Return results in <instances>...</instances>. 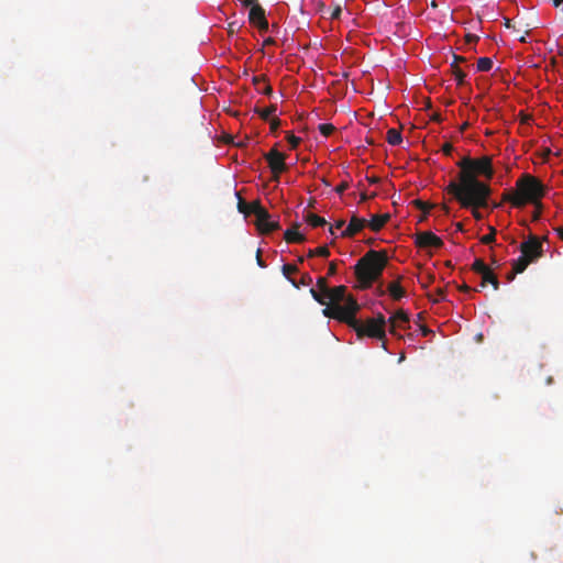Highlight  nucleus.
<instances>
[{"label": "nucleus", "mask_w": 563, "mask_h": 563, "mask_svg": "<svg viewBox=\"0 0 563 563\" xmlns=\"http://www.w3.org/2000/svg\"><path fill=\"white\" fill-rule=\"evenodd\" d=\"M456 166L460 168L456 180H451L446 191L451 194L461 207H487L492 195L488 184L478 179L479 176L490 180L494 177L493 162L489 156L472 158L462 157Z\"/></svg>", "instance_id": "obj_1"}, {"label": "nucleus", "mask_w": 563, "mask_h": 563, "mask_svg": "<svg viewBox=\"0 0 563 563\" xmlns=\"http://www.w3.org/2000/svg\"><path fill=\"white\" fill-rule=\"evenodd\" d=\"M360 306L357 301L350 297L345 306H336L332 308V312L335 313L336 320L349 324L357 334L358 338L368 336L378 340H384L386 336V324L387 320L382 313L377 317L367 319L365 322H361L355 318ZM331 311V308L328 310Z\"/></svg>", "instance_id": "obj_2"}, {"label": "nucleus", "mask_w": 563, "mask_h": 563, "mask_svg": "<svg viewBox=\"0 0 563 563\" xmlns=\"http://www.w3.org/2000/svg\"><path fill=\"white\" fill-rule=\"evenodd\" d=\"M544 195L545 187L543 184L534 176L523 174L516 181V190L505 192L503 199L516 208H522L527 203L541 208V198Z\"/></svg>", "instance_id": "obj_3"}, {"label": "nucleus", "mask_w": 563, "mask_h": 563, "mask_svg": "<svg viewBox=\"0 0 563 563\" xmlns=\"http://www.w3.org/2000/svg\"><path fill=\"white\" fill-rule=\"evenodd\" d=\"M387 265V255L382 251H368L363 255L354 267V273L361 287L369 288L378 280Z\"/></svg>", "instance_id": "obj_4"}, {"label": "nucleus", "mask_w": 563, "mask_h": 563, "mask_svg": "<svg viewBox=\"0 0 563 563\" xmlns=\"http://www.w3.org/2000/svg\"><path fill=\"white\" fill-rule=\"evenodd\" d=\"M309 292L317 302H319L322 306H325V308L323 309L324 316L333 319H336L335 313L332 312V310H328L336 306H345L346 300L351 297L346 296V287L343 285L330 288L327 295L320 294L314 289V287H311Z\"/></svg>", "instance_id": "obj_5"}, {"label": "nucleus", "mask_w": 563, "mask_h": 563, "mask_svg": "<svg viewBox=\"0 0 563 563\" xmlns=\"http://www.w3.org/2000/svg\"><path fill=\"white\" fill-rule=\"evenodd\" d=\"M264 158L268 164L274 180H278L279 175L287 170V165L285 163L286 155L278 152L276 148H272L269 152L264 154Z\"/></svg>", "instance_id": "obj_6"}, {"label": "nucleus", "mask_w": 563, "mask_h": 563, "mask_svg": "<svg viewBox=\"0 0 563 563\" xmlns=\"http://www.w3.org/2000/svg\"><path fill=\"white\" fill-rule=\"evenodd\" d=\"M520 252L531 262H536L543 255L542 242L536 235H530L527 241L520 245Z\"/></svg>", "instance_id": "obj_7"}, {"label": "nucleus", "mask_w": 563, "mask_h": 563, "mask_svg": "<svg viewBox=\"0 0 563 563\" xmlns=\"http://www.w3.org/2000/svg\"><path fill=\"white\" fill-rule=\"evenodd\" d=\"M415 243H416V246H418L420 249H428V247L440 249L443 246V241L438 235L432 233L431 231L418 232L415 235Z\"/></svg>", "instance_id": "obj_8"}, {"label": "nucleus", "mask_w": 563, "mask_h": 563, "mask_svg": "<svg viewBox=\"0 0 563 563\" xmlns=\"http://www.w3.org/2000/svg\"><path fill=\"white\" fill-rule=\"evenodd\" d=\"M249 20L250 23L257 26L260 31L263 32L268 30V22L265 15V10L258 3L253 4V7L250 9Z\"/></svg>", "instance_id": "obj_9"}, {"label": "nucleus", "mask_w": 563, "mask_h": 563, "mask_svg": "<svg viewBox=\"0 0 563 563\" xmlns=\"http://www.w3.org/2000/svg\"><path fill=\"white\" fill-rule=\"evenodd\" d=\"M367 225V220L353 216L347 227L342 231V238H352Z\"/></svg>", "instance_id": "obj_10"}, {"label": "nucleus", "mask_w": 563, "mask_h": 563, "mask_svg": "<svg viewBox=\"0 0 563 563\" xmlns=\"http://www.w3.org/2000/svg\"><path fill=\"white\" fill-rule=\"evenodd\" d=\"M389 332L396 334L397 329H402L409 323V316L404 310L396 311L387 321Z\"/></svg>", "instance_id": "obj_11"}, {"label": "nucleus", "mask_w": 563, "mask_h": 563, "mask_svg": "<svg viewBox=\"0 0 563 563\" xmlns=\"http://www.w3.org/2000/svg\"><path fill=\"white\" fill-rule=\"evenodd\" d=\"M252 84L254 85L257 92L263 93L265 96H272L273 88L268 84L267 77L265 75L253 76Z\"/></svg>", "instance_id": "obj_12"}, {"label": "nucleus", "mask_w": 563, "mask_h": 563, "mask_svg": "<svg viewBox=\"0 0 563 563\" xmlns=\"http://www.w3.org/2000/svg\"><path fill=\"white\" fill-rule=\"evenodd\" d=\"M253 213L256 217V221L267 220L268 211L261 205L258 200L249 203V214Z\"/></svg>", "instance_id": "obj_13"}, {"label": "nucleus", "mask_w": 563, "mask_h": 563, "mask_svg": "<svg viewBox=\"0 0 563 563\" xmlns=\"http://www.w3.org/2000/svg\"><path fill=\"white\" fill-rule=\"evenodd\" d=\"M390 216L388 213L375 214L371 218L369 221H367V225L372 231L378 232L386 224Z\"/></svg>", "instance_id": "obj_14"}, {"label": "nucleus", "mask_w": 563, "mask_h": 563, "mask_svg": "<svg viewBox=\"0 0 563 563\" xmlns=\"http://www.w3.org/2000/svg\"><path fill=\"white\" fill-rule=\"evenodd\" d=\"M299 224H295L292 228L286 230L284 236L287 243H301L306 240L303 234L298 231Z\"/></svg>", "instance_id": "obj_15"}, {"label": "nucleus", "mask_w": 563, "mask_h": 563, "mask_svg": "<svg viewBox=\"0 0 563 563\" xmlns=\"http://www.w3.org/2000/svg\"><path fill=\"white\" fill-rule=\"evenodd\" d=\"M257 228L263 233H271L279 229V223L271 220V214L268 213L267 220L257 221Z\"/></svg>", "instance_id": "obj_16"}, {"label": "nucleus", "mask_w": 563, "mask_h": 563, "mask_svg": "<svg viewBox=\"0 0 563 563\" xmlns=\"http://www.w3.org/2000/svg\"><path fill=\"white\" fill-rule=\"evenodd\" d=\"M388 292L394 300H400L405 295L406 291L399 284V282H393L388 285Z\"/></svg>", "instance_id": "obj_17"}, {"label": "nucleus", "mask_w": 563, "mask_h": 563, "mask_svg": "<svg viewBox=\"0 0 563 563\" xmlns=\"http://www.w3.org/2000/svg\"><path fill=\"white\" fill-rule=\"evenodd\" d=\"M386 140L390 145L396 146L402 142V136L399 130L391 128L386 133Z\"/></svg>", "instance_id": "obj_18"}, {"label": "nucleus", "mask_w": 563, "mask_h": 563, "mask_svg": "<svg viewBox=\"0 0 563 563\" xmlns=\"http://www.w3.org/2000/svg\"><path fill=\"white\" fill-rule=\"evenodd\" d=\"M283 275L291 283V285L296 288H299V284H297V280L291 278L290 275L298 272V268L296 265L292 264H285L282 267Z\"/></svg>", "instance_id": "obj_19"}, {"label": "nucleus", "mask_w": 563, "mask_h": 563, "mask_svg": "<svg viewBox=\"0 0 563 563\" xmlns=\"http://www.w3.org/2000/svg\"><path fill=\"white\" fill-rule=\"evenodd\" d=\"M487 283L492 284L495 290L499 288V280L492 269H489L488 272H486V274L482 276L481 286L485 287Z\"/></svg>", "instance_id": "obj_20"}, {"label": "nucleus", "mask_w": 563, "mask_h": 563, "mask_svg": "<svg viewBox=\"0 0 563 563\" xmlns=\"http://www.w3.org/2000/svg\"><path fill=\"white\" fill-rule=\"evenodd\" d=\"M530 263L532 262L521 254L516 261H514L512 269H515V273L521 274Z\"/></svg>", "instance_id": "obj_21"}, {"label": "nucleus", "mask_w": 563, "mask_h": 563, "mask_svg": "<svg viewBox=\"0 0 563 563\" xmlns=\"http://www.w3.org/2000/svg\"><path fill=\"white\" fill-rule=\"evenodd\" d=\"M306 221L313 228H317V227H323L327 224V221L324 218L322 217H319L318 214H314V213H308L306 216Z\"/></svg>", "instance_id": "obj_22"}, {"label": "nucleus", "mask_w": 563, "mask_h": 563, "mask_svg": "<svg viewBox=\"0 0 563 563\" xmlns=\"http://www.w3.org/2000/svg\"><path fill=\"white\" fill-rule=\"evenodd\" d=\"M472 269L483 276L488 272L490 268L484 263L482 258H476L472 265Z\"/></svg>", "instance_id": "obj_23"}, {"label": "nucleus", "mask_w": 563, "mask_h": 563, "mask_svg": "<svg viewBox=\"0 0 563 563\" xmlns=\"http://www.w3.org/2000/svg\"><path fill=\"white\" fill-rule=\"evenodd\" d=\"M276 111H277L276 104H271L269 107H267L266 109H263V110L255 108V112L258 113V115L263 120H268L269 117L273 115Z\"/></svg>", "instance_id": "obj_24"}, {"label": "nucleus", "mask_w": 563, "mask_h": 563, "mask_svg": "<svg viewBox=\"0 0 563 563\" xmlns=\"http://www.w3.org/2000/svg\"><path fill=\"white\" fill-rule=\"evenodd\" d=\"M493 67V60L490 57H481L477 60L478 71H489Z\"/></svg>", "instance_id": "obj_25"}, {"label": "nucleus", "mask_w": 563, "mask_h": 563, "mask_svg": "<svg viewBox=\"0 0 563 563\" xmlns=\"http://www.w3.org/2000/svg\"><path fill=\"white\" fill-rule=\"evenodd\" d=\"M452 74L457 81V85H463L466 77L465 73L455 64H451Z\"/></svg>", "instance_id": "obj_26"}, {"label": "nucleus", "mask_w": 563, "mask_h": 563, "mask_svg": "<svg viewBox=\"0 0 563 563\" xmlns=\"http://www.w3.org/2000/svg\"><path fill=\"white\" fill-rule=\"evenodd\" d=\"M330 255V251L327 245L316 247L313 250H310L308 253V256H321V257H328Z\"/></svg>", "instance_id": "obj_27"}, {"label": "nucleus", "mask_w": 563, "mask_h": 563, "mask_svg": "<svg viewBox=\"0 0 563 563\" xmlns=\"http://www.w3.org/2000/svg\"><path fill=\"white\" fill-rule=\"evenodd\" d=\"M314 289L322 295H327L330 289L327 277H319L317 279V288Z\"/></svg>", "instance_id": "obj_28"}, {"label": "nucleus", "mask_w": 563, "mask_h": 563, "mask_svg": "<svg viewBox=\"0 0 563 563\" xmlns=\"http://www.w3.org/2000/svg\"><path fill=\"white\" fill-rule=\"evenodd\" d=\"M318 130L323 136H330L334 132L335 128L331 123H321L319 124Z\"/></svg>", "instance_id": "obj_29"}, {"label": "nucleus", "mask_w": 563, "mask_h": 563, "mask_svg": "<svg viewBox=\"0 0 563 563\" xmlns=\"http://www.w3.org/2000/svg\"><path fill=\"white\" fill-rule=\"evenodd\" d=\"M238 197V210L241 213L249 214V203L241 197L240 192H235Z\"/></svg>", "instance_id": "obj_30"}, {"label": "nucleus", "mask_w": 563, "mask_h": 563, "mask_svg": "<svg viewBox=\"0 0 563 563\" xmlns=\"http://www.w3.org/2000/svg\"><path fill=\"white\" fill-rule=\"evenodd\" d=\"M286 140L287 142L289 143L290 145V148L295 150L297 148V146L300 144L301 142V139L294 135L292 133L288 132L287 135H286Z\"/></svg>", "instance_id": "obj_31"}, {"label": "nucleus", "mask_w": 563, "mask_h": 563, "mask_svg": "<svg viewBox=\"0 0 563 563\" xmlns=\"http://www.w3.org/2000/svg\"><path fill=\"white\" fill-rule=\"evenodd\" d=\"M489 230H490V232L488 234L481 238V242L483 244H490L495 241L496 229L490 227Z\"/></svg>", "instance_id": "obj_32"}, {"label": "nucleus", "mask_w": 563, "mask_h": 563, "mask_svg": "<svg viewBox=\"0 0 563 563\" xmlns=\"http://www.w3.org/2000/svg\"><path fill=\"white\" fill-rule=\"evenodd\" d=\"M413 203L416 205V207L423 211L424 214H427L429 212V210L433 207L432 205L428 203V202H424L422 200H415ZM426 216H423L424 218Z\"/></svg>", "instance_id": "obj_33"}, {"label": "nucleus", "mask_w": 563, "mask_h": 563, "mask_svg": "<svg viewBox=\"0 0 563 563\" xmlns=\"http://www.w3.org/2000/svg\"><path fill=\"white\" fill-rule=\"evenodd\" d=\"M297 284H299V288L301 286H310L312 284V277L309 274H303Z\"/></svg>", "instance_id": "obj_34"}, {"label": "nucleus", "mask_w": 563, "mask_h": 563, "mask_svg": "<svg viewBox=\"0 0 563 563\" xmlns=\"http://www.w3.org/2000/svg\"><path fill=\"white\" fill-rule=\"evenodd\" d=\"M271 131L276 132L280 126V120L278 118H273L269 122Z\"/></svg>", "instance_id": "obj_35"}, {"label": "nucleus", "mask_w": 563, "mask_h": 563, "mask_svg": "<svg viewBox=\"0 0 563 563\" xmlns=\"http://www.w3.org/2000/svg\"><path fill=\"white\" fill-rule=\"evenodd\" d=\"M442 152L444 155L450 156L453 152V145L451 143H444L442 145Z\"/></svg>", "instance_id": "obj_36"}, {"label": "nucleus", "mask_w": 563, "mask_h": 563, "mask_svg": "<svg viewBox=\"0 0 563 563\" xmlns=\"http://www.w3.org/2000/svg\"><path fill=\"white\" fill-rule=\"evenodd\" d=\"M435 295H437V297L432 299L434 302H439V301H442L445 299L444 290L441 288L437 289Z\"/></svg>", "instance_id": "obj_37"}, {"label": "nucleus", "mask_w": 563, "mask_h": 563, "mask_svg": "<svg viewBox=\"0 0 563 563\" xmlns=\"http://www.w3.org/2000/svg\"><path fill=\"white\" fill-rule=\"evenodd\" d=\"M349 188V184L346 181H342L339 186H336L335 191L342 195Z\"/></svg>", "instance_id": "obj_38"}, {"label": "nucleus", "mask_w": 563, "mask_h": 563, "mask_svg": "<svg viewBox=\"0 0 563 563\" xmlns=\"http://www.w3.org/2000/svg\"><path fill=\"white\" fill-rule=\"evenodd\" d=\"M342 13V9L340 5H336L331 12V19H339Z\"/></svg>", "instance_id": "obj_39"}, {"label": "nucleus", "mask_w": 563, "mask_h": 563, "mask_svg": "<svg viewBox=\"0 0 563 563\" xmlns=\"http://www.w3.org/2000/svg\"><path fill=\"white\" fill-rule=\"evenodd\" d=\"M261 253H262V252H261V250L258 249V250L256 251V262H257V265H258L260 267L264 268V267H266V264H265V262L262 260Z\"/></svg>", "instance_id": "obj_40"}, {"label": "nucleus", "mask_w": 563, "mask_h": 563, "mask_svg": "<svg viewBox=\"0 0 563 563\" xmlns=\"http://www.w3.org/2000/svg\"><path fill=\"white\" fill-rule=\"evenodd\" d=\"M336 274V264L334 262H331L329 264V268H328V276H333Z\"/></svg>", "instance_id": "obj_41"}, {"label": "nucleus", "mask_w": 563, "mask_h": 563, "mask_svg": "<svg viewBox=\"0 0 563 563\" xmlns=\"http://www.w3.org/2000/svg\"><path fill=\"white\" fill-rule=\"evenodd\" d=\"M541 212H542V207L541 208L534 207V211L532 213V220L538 221L541 217Z\"/></svg>", "instance_id": "obj_42"}, {"label": "nucleus", "mask_w": 563, "mask_h": 563, "mask_svg": "<svg viewBox=\"0 0 563 563\" xmlns=\"http://www.w3.org/2000/svg\"><path fill=\"white\" fill-rule=\"evenodd\" d=\"M465 62H466L465 57L460 56V55H453V63L452 64H455V65L460 66L461 63H465Z\"/></svg>", "instance_id": "obj_43"}, {"label": "nucleus", "mask_w": 563, "mask_h": 563, "mask_svg": "<svg viewBox=\"0 0 563 563\" xmlns=\"http://www.w3.org/2000/svg\"><path fill=\"white\" fill-rule=\"evenodd\" d=\"M520 120H521V123L528 124L532 120V117L530 114L521 113Z\"/></svg>", "instance_id": "obj_44"}, {"label": "nucleus", "mask_w": 563, "mask_h": 563, "mask_svg": "<svg viewBox=\"0 0 563 563\" xmlns=\"http://www.w3.org/2000/svg\"><path fill=\"white\" fill-rule=\"evenodd\" d=\"M473 210H472V214L473 217L476 219V220H481L483 218L482 213L478 211V208H475V207H471Z\"/></svg>", "instance_id": "obj_45"}, {"label": "nucleus", "mask_w": 563, "mask_h": 563, "mask_svg": "<svg viewBox=\"0 0 563 563\" xmlns=\"http://www.w3.org/2000/svg\"><path fill=\"white\" fill-rule=\"evenodd\" d=\"M517 274H518V273H515V269H511V272H509V273L507 274V280H508V282L514 280V278L516 277V275H517Z\"/></svg>", "instance_id": "obj_46"}, {"label": "nucleus", "mask_w": 563, "mask_h": 563, "mask_svg": "<svg viewBox=\"0 0 563 563\" xmlns=\"http://www.w3.org/2000/svg\"><path fill=\"white\" fill-rule=\"evenodd\" d=\"M477 40H478V36H477V35L468 34V35L466 36V41H467L468 43L476 42Z\"/></svg>", "instance_id": "obj_47"}, {"label": "nucleus", "mask_w": 563, "mask_h": 563, "mask_svg": "<svg viewBox=\"0 0 563 563\" xmlns=\"http://www.w3.org/2000/svg\"><path fill=\"white\" fill-rule=\"evenodd\" d=\"M345 224V221L344 220H338L335 223H334V228L335 229H342Z\"/></svg>", "instance_id": "obj_48"}, {"label": "nucleus", "mask_w": 563, "mask_h": 563, "mask_svg": "<svg viewBox=\"0 0 563 563\" xmlns=\"http://www.w3.org/2000/svg\"><path fill=\"white\" fill-rule=\"evenodd\" d=\"M255 3H258L257 0H245L244 1V5H250L251 8L253 7V4Z\"/></svg>", "instance_id": "obj_49"}, {"label": "nucleus", "mask_w": 563, "mask_h": 563, "mask_svg": "<svg viewBox=\"0 0 563 563\" xmlns=\"http://www.w3.org/2000/svg\"><path fill=\"white\" fill-rule=\"evenodd\" d=\"M275 44V40L272 37H268L264 41V45H273Z\"/></svg>", "instance_id": "obj_50"}, {"label": "nucleus", "mask_w": 563, "mask_h": 563, "mask_svg": "<svg viewBox=\"0 0 563 563\" xmlns=\"http://www.w3.org/2000/svg\"><path fill=\"white\" fill-rule=\"evenodd\" d=\"M460 290H461V291L468 292V291H471L472 289H471V287H470V286H467V285H462V286L460 287Z\"/></svg>", "instance_id": "obj_51"}, {"label": "nucleus", "mask_w": 563, "mask_h": 563, "mask_svg": "<svg viewBox=\"0 0 563 563\" xmlns=\"http://www.w3.org/2000/svg\"><path fill=\"white\" fill-rule=\"evenodd\" d=\"M552 1V4L555 7V8H559L562 3H563V0H551Z\"/></svg>", "instance_id": "obj_52"}, {"label": "nucleus", "mask_w": 563, "mask_h": 563, "mask_svg": "<svg viewBox=\"0 0 563 563\" xmlns=\"http://www.w3.org/2000/svg\"><path fill=\"white\" fill-rule=\"evenodd\" d=\"M556 232H558L560 239L563 240V227L558 228Z\"/></svg>", "instance_id": "obj_53"}, {"label": "nucleus", "mask_w": 563, "mask_h": 563, "mask_svg": "<svg viewBox=\"0 0 563 563\" xmlns=\"http://www.w3.org/2000/svg\"><path fill=\"white\" fill-rule=\"evenodd\" d=\"M468 128V123L467 122H464L462 125H461V131L463 132L464 130H466Z\"/></svg>", "instance_id": "obj_54"}, {"label": "nucleus", "mask_w": 563, "mask_h": 563, "mask_svg": "<svg viewBox=\"0 0 563 563\" xmlns=\"http://www.w3.org/2000/svg\"><path fill=\"white\" fill-rule=\"evenodd\" d=\"M367 200V195L366 194H362L361 195V201H365Z\"/></svg>", "instance_id": "obj_55"}, {"label": "nucleus", "mask_w": 563, "mask_h": 563, "mask_svg": "<svg viewBox=\"0 0 563 563\" xmlns=\"http://www.w3.org/2000/svg\"><path fill=\"white\" fill-rule=\"evenodd\" d=\"M442 209H443V211H444L445 213H449V210H450V209H449V207H448V206L443 205V206H442Z\"/></svg>", "instance_id": "obj_56"}, {"label": "nucleus", "mask_w": 563, "mask_h": 563, "mask_svg": "<svg viewBox=\"0 0 563 563\" xmlns=\"http://www.w3.org/2000/svg\"><path fill=\"white\" fill-rule=\"evenodd\" d=\"M456 229H457L459 231H462V230H463V225H462V223H456Z\"/></svg>", "instance_id": "obj_57"}, {"label": "nucleus", "mask_w": 563, "mask_h": 563, "mask_svg": "<svg viewBox=\"0 0 563 563\" xmlns=\"http://www.w3.org/2000/svg\"><path fill=\"white\" fill-rule=\"evenodd\" d=\"M334 229H335V228H334L333 225H331V227L329 228V231H330L331 235H334Z\"/></svg>", "instance_id": "obj_58"}, {"label": "nucleus", "mask_w": 563, "mask_h": 563, "mask_svg": "<svg viewBox=\"0 0 563 563\" xmlns=\"http://www.w3.org/2000/svg\"><path fill=\"white\" fill-rule=\"evenodd\" d=\"M235 23H230V31L233 32V30H235Z\"/></svg>", "instance_id": "obj_59"}, {"label": "nucleus", "mask_w": 563, "mask_h": 563, "mask_svg": "<svg viewBox=\"0 0 563 563\" xmlns=\"http://www.w3.org/2000/svg\"><path fill=\"white\" fill-rule=\"evenodd\" d=\"M235 23H230V31L233 32V30H235Z\"/></svg>", "instance_id": "obj_60"}, {"label": "nucleus", "mask_w": 563, "mask_h": 563, "mask_svg": "<svg viewBox=\"0 0 563 563\" xmlns=\"http://www.w3.org/2000/svg\"><path fill=\"white\" fill-rule=\"evenodd\" d=\"M371 183H377L378 181V178H371L369 179Z\"/></svg>", "instance_id": "obj_61"}, {"label": "nucleus", "mask_w": 563, "mask_h": 563, "mask_svg": "<svg viewBox=\"0 0 563 563\" xmlns=\"http://www.w3.org/2000/svg\"><path fill=\"white\" fill-rule=\"evenodd\" d=\"M551 153V150L548 148L547 152H544V155H549Z\"/></svg>", "instance_id": "obj_62"}, {"label": "nucleus", "mask_w": 563, "mask_h": 563, "mask_svg": "<svg viewBox=\"0 0 563 563\" xmlns=\"http://www.w3.org/2000/svg\"><path fill=\"white\" fill-rule=\"evenodd\" d=\"M429 332L428 329H423V334L426 335Z\"/></svg>", "instance_id": "obj_63"}]
</instances>
